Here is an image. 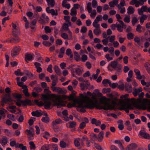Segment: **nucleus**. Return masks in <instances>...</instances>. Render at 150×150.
Wrapping results in <instances>:
<instances>
[{
	"label": "nucleus",
	"mask_w": 150,
	"mask_h": 150,
	"mask_svg": "<svg viewBox=\"0 0 150 150\" xmlns=\"http://www.w3.org/2000/svg\"><path fill=\"white\" fill-rule=\"evenodd\" d=\"M51 88L54 92H56L59 93H61L62 92V90L60 87L55 86H51Z\"/></svg>",
	"instance_id": "f3484780"
},
{
	"label": "nucleus",
	"mask_w": 150,
	"mask_h": 150,
	"mask_svg": "<svg viewBox=\"0 0 150 150\" xmlns=\"http://www.w3.org/2000/svg\"><path fill=\"white\" fill-rule=\"evenodd\" d=\"M15 74L17 76H22L23 75V73L21 72L20 69H18L15 71Z\"/></svg>",
	"instance_id": "09e8293b"
},
{
	"label": "nucleus",
	"mask_w": 150,
	"mask_h": 150,
	"mask_svg": "<svg viewBox=\"0 0 150 150\" xmlns=\"http://www.w3.org/2000/svg\"><path fill=\"white\" fill-rule=\"evenodd\" d=\"M1 144L2 146L5 145L7 143V140L6 138H4L2 139L0 141Z\"/></svg>",
	"instance_id": "79ce46f5"
},
{
	"label": "nucleus",
	"mask_w": 150,
	"mask_h": 150,
	"mask_svg": "<svg viewBox=\"0 0 150 150\" xmlns=\"http://www.w3.org/2000/svg\"><path fill=\"white\" fill-rule=\"evenodd\" d=\"M134 71L136 76L137 78V79L138 78H139V76L141 75L139 70L137 69H135L134 70Z\"/></svg>",
	"instance_id": "58836bf2"
},
{
	"label": "nucleus",
	"mask_w": 150,
	"mask_h": 150,
	"mask_svg": "<svg viewBox=\"0 0 150 150\" xmlns=\"http://www.w3.org/2000/svg\"><path fill=\"white\" fill-rule=\"evenodd\" d=\"M82 142V140L79 138H77L74 140V143L75 146L76 147H79L81 145L83 146V143H80V142Z\"/></svg>",
	"instance_id": "ddd939ff"
},
{
	"label": "nucleus",
	"mask_w": 150,
	"mask_h": 150,
	"mask_svg": "<svg viewBox=\"0 0 150 150\" xmlns=\"http://www.w3.org/2000/svg\"><path fill=\"white\" fill-rule=\"evenodd\" d=\"M16 107L15 106H10L7 108V109L8 111L14 113H15L16 111L15 110Z\"/></svg>",
	"instance_id": "6ab92c4d"
},
{
	"label": "nucleus",
	"mask_w": 150,
	"mask_h": 150,
	"mask_svg": "<svg viewBox=\"0 0 150 150\" xmlns=\"http://www.w3.org/2000/svg\"><path fill=\"white\" fill-rule=\"evenodd\" d=\"M145 66L148 72L150 71V64L149 63H146L145 64Z\"/></svg>",
	"instance_id": "774afa93"
},
{
	"label": "nucleus",
	"mask_w": 150,
	"mask_h": 150,
	"mask_svg": "<svg viewBox=\"0 0 150 150\" xmlns=\"http://www.w3.org/2000/svg\"><path fill=\"white\" fill-rule=\"evenodd\" d=\"M17 83L18 85L20 87H21L22 89L24 88H26V87L27 86L25 85H24L23 83V82L17 81Z\"/></svg>",
	"instance_id": "de8ad7c7"
},
{
	"label": "nucleus",
	"mask_w": 150,
	"mask_h": 150,
	"mask_svg": "<svg viewBox=\"0 0 150 150\" xmlns=\"http://www.w3.org/2000/svg\"><path fill=\"white\" fill-rule=\"evenodd\" d=\"M62 28L64 30H68L69 28L68 24L64 23L62 25Z\"/></svg>",
	"instance_id": "0e129e2a"
},
{
	"label": "nucleus",
	"mask_w": 150,
	"mask_h": 150,
	"mask_svg": "<svg viewBox=\"0 0 150 150\" xmlns=\"http://www.w3.org/2000/svg\"><path fill=\"white\" fill-rule=\"evenodd\" d=\"M30 149L31 150H35L36 148L35 144L33 141H31L29 143Z\"/></svg>",
	"instance_id": "c756f323"
},
{
	"label": "nucleus",
	"mask_w": 150,
	"mask_h": 150,
	"mask_svg": "<svg viewBox=\"0 0 150 150\" xmlns=\"http://www.w3.org/2000/svg\"><path fill=\"white\" fill-rule=\"evenodd\" d=\"M134 35L131 33H129L127 35V38L129 40L132 39L134 38Z\"/></svg>",
	"instance_id": "a19ab883"
},
{
	"label": "nucleus",
	"mask_w": 150,
	"mask_h": 150,
	"mask_svg": "<svg viewBox=\"0 0 150 150\" xmlns=\"http://www.w3.org/2000/svg\"><path fill=\"white\" fill-rule=\"evenodd\" d=\"M70 15L72 16H76L77 14V11L74 8H72L71 10Z\"/></svg>",
	"instance_id": "37998d69"
},
{
	"label": "nucleus",
	"mask_w": 150,
	"mask_h": 150,
	"mask_svg": "<svg viewBox=\"0 0 150 150\" xmlns=\"http://www.w3.org/2000/svg\"><path fill=\"white\" fill-rule=\"evenodd\" d=\"M110 38H108L109 41L113 43L114 41L115 36L114 35H112L109 36Z\"/></svg>",
	"instance_id": "e2e57ef3"
},
{
	"label": "nucleus",
	"mask_w": 150,
	"mask_h": 150,
	"mask_svg": "<svg viewBox=\"0 0 150 150\" xmlns=\"http://www.w3.org/2000/svg\"><path fill=\"white\" fill-rule=\"evenodd\" d=\"M23 92L24 93L25 95L27 96H29V94L28 93V89L27 86H26V88H23Z\"/></svg>",
	"instance_id": "603ef678"
},
{
	"label": "nucleus",
	"mask_w": 150,
	"mask_h": 150,
	"mask_svg": "<svg viewBox=\"0 0 150 150\" xmlns=\"http://www.w3.org/2000/svg\"><path fill=\"white\" fill-rule=\"evenodd\" d=\"M142 28V27L140 24H138L137 26L136 31L139 33H142V31L141 29Z\"/></svg>",
	"instance_id": "680f3d73"
},
{
	"label": "nucleus",
	"mask_w": 150,
	"mask_h": 150,
	"mask_svg": "<svg viewBox=\"0 0 150 150\" xmlns=\"http://www.w3.org/2000/svg\"><path fill=\"white\" fill-rule=\"evenodd\" d=\"M45 33H50L51 32V29L48 26H46L45 28Z\"/></svg>",
	"instance_id": "13d9d810"
},
{
	"label": "nucleus",
	"mask_w": 150,
	"mask_h": 150,
	"mask_svg": "<svg viewBox=\"0 0 150 150\" xmlns=\"http://www.w3.org/2000/svg\"><path fill=\"white\" fill-rule=\"evenodd\" d=\"M74 54L75 59L77 61H79L81 60L80 56L77 52H74Z\"/></svg>",
	"instance_id": "ea45409f"
},
{
	"label": "nucleus",
	"mask_w": 150,
	"mask_h": 150,
	"mask_svg": "<svg viewBox=\"0 0 150 150\" xmlns=\"http://www.w3.org/2000/svg\"><path fill=\"white\" fill-rule=\"evenodd\" d=\"M104 133L103 132L99 133L98 135V139L99 142H101L102 141L103 138Z\"/></svg>",
	"instance_id": "bb28decb"
},
{
	"label": "nucleus",
	"mask_w": 150,
	"mask_h": 150,
	"mask_svg": "<svg viewBox=\"0 0 150 150\" xmlns=\"http://www.w3.org/2000/svg\"><path fill=\"white\" fill-rule=\"evenodd\" d=\"M115 144H118V146L121 150H124V149L123 146L122 145V143L119 140H115Z\"/></svg>",
	"instance_id": "4be33fe9"
},
{
	"label": "nucleus",
	"mask_w": 150,
	"mask_h": 150,
	"mask_svg": "<svg viewBox=\"0 0 150 150\" xmlns=\"http://www.w3.org/2000/svg\"><path fill=\"white\" fill-rule=\"evenodd\" d=\"M142 91V88L141 87H139L138 88H134L133 89V94L135 96H136L140 92Z\"/></svg>",
	"instance_id": "dca6fc26"
},
{
	"label": "nucleus",
	"mask_w": 150,
	"mask_h": 150,
	"mask_svg": "<svg viewBox=\"0 0 150 150\" xmlns=\"http://www.w3.org/2000/svg\"><path fill=\"white\" fill-rule=\"evenodd\" d=\"M26 132H27V135L29 138L30 139H33L35 133L34 130L32 129H31L30 130L27 129Z\"/></svg>",
	"instance_id": "9d476101"
},
{
	"label": "nucleus",
	"mask_w": 150,
	"mask_h": 150,
	"mask_svg": "<svg viewBox=\"0 0 150 150\" xmlns=\"http://www.w3.org/2000/svg\"><path fill=\"white\" fill-rule=\"evenodd\" d=\"M103 50L105 52L108 51L112 55H114L113 47H103Z\"/></svg>",
	"instance_id": "2eb2a0df"
},
{
	"label": "nucleus",
	"mask_w": 150,
	"mask_h": 150,
	"mask_svg": "<svg viewBox=\"0 0 150 150\" xmlns=\"http://www.w3.org/2000/svg\"><path fill=\"white\" fill-rule=\"evenodd\" d=\"M31 103V101L28 100H22V105L23 106H25L28 104H29Z\"/></svg>",
	"instance_id": "3c124183"
},
{
	"label": "nucleus",
	"mask_w": 150,
	"mask_h": 150,
	"mask_svg": "<svg viewBox=\"0 0 150 150\" xmlns=\"http://www.w3.org/2000/svg\"><path fill=\"white\" fill-rule=\"evenodd\" d=\"M83 95L82 94H81V95H80V97L81 98V102H79L78 103V105L77 106V107H78V108H82L81 109H80V111H81V112H86V110L84 109V108H86L85 107H80L79 106V104L81 103H83V101L82 100V98L81 97V95Z\"/></svg>",
	"instance_id": "393cba45"
},
{
	"label": "nucleus",
	"mask_w": 150,
	"mask_h": 150,
	"mask_svg": "<svg viewBox=\"0 0 150 150\" xmlns=\"http://www.w3.org/2000/svg\"><path fill=\"white\" fill-rule=\"evenodd\" d=\"M102 83L104 85H106L107 83L109 84H111V81L108 79L103 80L102 81Z\"/></svg>",
	"instance_id": "bf43d9fd"
},
{
	"label": "nucleus",
	"mask_w": 150,
	"mask_h": 150,
	"mask_svg": "<svg viewBox=\"0 0 150 150\" xmlns=\"http://www.w3.org/2000/svg\"><path fill=\"white\" fill-rule=\"evenodd\" d=\"M124 26H121V25L119 24H117V23H116V27L117 28V30L118 31L120 32H122L123 31V28Z\"/></svg>",
	"instance_id": "49530a36"
},
{
	"label": "nucleus",
	"mask_w": 150,
	"mask_h": 150,
	"mask_svg": "<svg viewBox=\"0 0 150 150\" xmlns=\"http://www.w3.org/2000/svg\"><path fill=\"white\" fill-rule=\"evenodd\" d=\"M95 28L93 30V33L95 35H98L101 33V30L100 29V25H98L96 26H93Z\"/></svg>",
	"instance_id": "1a4fd4ad"
},
{
	"label": "nucleus",
	"mask_w": 150,
	"mask_h": 150,
	"mask_svg": "<svg viewBox=\"0 0 150 150\" xmlns=\"http://www.w3.org/2000/svg\"><path fill=\"white\" fill-rule=\"evenodd\" d=\"M67 2H62V6L63 7H65L69 9L70 8V5L69 4H67Z\"/></svg>",
	"instance_id": "e433bc0d"
},
{
	"label": "nucleus",
	"mask_w": 150,
	"mask_h": 150,
	"mask_svg": "<svg viewBox=\"0 0 150 150\" xmlns=\"http://www.w3.org/2000/svg\"><path fill=\"white\" fill-rule=\"evenodd\" d=\"M110 66L114 69L116 70H119L120 68L118 67V64L117 61H113L110 63Z\"/></svg>",
	"instance_id": "f8f14e48"
},
{
	"label": "nucleus",
	"mask_w": 150,
	"mask_h": 150,
	"mask_svg": "<svg viewBox=\"0 0 150 150\" xmlns=\"http://www.w3.org/2000/svg\"><path fill=\"white\" fill-rule=\"evenodd\" d=\"M34 55L26 53L25 55V60L27 62L28 61L30 60L33 59Z\"/></svg>",
	"instance_id": "aec40b11"
},
{
	"label": "nucleus",
	"mask_w": 150,
	"mask_h": 150,
	"mask_svg": "<svg viewBox=\"0 0 150 150\" xmlns=\"http://www.w3.org/2000/svg\"><path fill=\"white\" fill-rule=\"evenodd\" d=\"M11 101V99L10 96H9L8 98H4L2 100V105L4 106L3 104V103H6L8 101Z\"/></svg>",
	"instance_id": "7c9ffc66"
},
{
	"label": "nucleus",
	"mask_w": 150,
	"mask_h": 150,
	"mask_svg": "<svg viewBox=\"0 0 150 150\" xmlns=\"http://www.w3.org/2000/svg\"><path fill=\"white\" fill-rule=\"evenodd\" d=\"M66 53L70 58H72L73 57V55L71 54V50L69 48L67 50L66 52Z\"/></svg>",
	"instance_id": "c03bdc74"
},
{
	"label": "nucleus",
	"mask_w": 150,
	"mask_h": 150,
	"mask_svg": "<svg viewBox=\"0 0 150 150\" xmlns=\"http://www.w3.org/2000/svg\"><path fill=\"white\" fill-rule=\"evenodd\" d=\"M20 41V39L18 37H14V38H11L10 40V42L11 43H17L19 42Z\"/></svg>",
	"instance_id": "a878e982"
},
{
	"label": "nucleus",
	"mask_w": 150,
	"mask_h": 150,
	"mask_svg": "<svg viewBox=\"0 0 150 150\" xmlns=\"http://www.w3.org/2000/svg\"><path fill=\"white\" fill-rule=\"evenodd\" d=\"M82 69L80 68H77L75 70V73L77 75H79L82 73Z\"/></svg>",
	"instance_id": "8fccbe9b"
},
{
	"label": "nucleus",
	"mask_w": 150,
	"mask_h": 150,
	"mask_svg": "<svg viewBox=\"0 0 150 150\" xmlns=\"http://www.w3.org/2000/svg\"><path fill=\"white\" fill-rule=\"evenodd\" d=\"M86 8L89 13H90L91 12L92 8L91 7V2H88L87 4Z\"/></svg>",
	"instance_id": "4c0bfd02"
},
{
	"label": "nucleus",
	"mask_w": 150,
	"mask_h": 150,
	"mask_svg": "<svg viewBox=\"0 0 150 150\" xmlns=\"http://www.w3.org/2000/svg\"><path fill=\"white\" fill-rule=\"evenodd\" d=\"M127 13L129 15L133 14L134 11V9L132 6H129L127 8Z\"/></svg>",
	"instance_id": "c85d7f7f"
},
{
	"label": "nucleus",
	"mask_w": 150,
	"mask_h": 150,
	"mask_svg": "<svg viewBox=\"0 0 150 150\" xmlns=\"http://www.w3.org/2000/svg\"><path fill=\"white\" fill-rule=\"evenodd\" d=\"M54 70L57 74L60 75L61 74V71L59 67L56 65L54 66Z\"/></svg>",
	"instance_id": "473e14b6"
},
{
	"label": "nucleus",
	"mask_w": 150,
	"mask_h": 150,
	"mask_svg": "<svg viewBox=\"0 0 150 150\" xmlns=\"http://www.w3.org/2000/svg\"><path fill=\"white\" fill-rule=\"evenodd\" d=\"M67 144L63 141H61L60 142V146L62 148H65L67 146Z\"/></svg>",
	"instance_id": "6e6d98bb"
},
{
	"label": "nucleus",
	"mask_w": 150,
	"mask_h": 150,
	"mask_svg": "<svg viewBox=\"0 0 150 150\" xmlns=\"http://www.w3.org/2000/svg\"><path fill=\"white\" fill-rule=\"evenodd\" d=\"M83 103H81L79 105L80 107H84L89 109H92L96 108L100 110H112L114 107L110 105L108 102L105 101L106 98L103 97L100 98V103L97 100V94L95 93H91L89 91L87 92L86 95H82Z\"/></svg>",
	"instance_id": "f257e3e1"
},
{
	"label": "nucleus",
	"mask_w": 150,
	"mask_h": 150,
	"mask_svg": "<svg viewBox=\"0 0 150 150\" xmlns=\"http://www.w3.org/2000/svg\"><path fill=\"white\" fill-rule=\"evenodd\" d=\"M101 17L102 16L101 15H99L97 16L93 23V25L96 26L98 25H100L98 23L100 21Z\"/></svg>",
	"instance_id": "a211bd4d"
},
{
	"label": "nucleus",
	"mask_w": 150,
	"mask_h": 150,
	"mask_svg": "<svg viewBox=\"0 0 150 150\" xmlns=\"http://www.w3.org/2000/svg\"><path fill=\"white\" fill-rule=\"evenodd\" d=\"M137 145L135 143H132L129 145L126 149V150H134L137 148Z\"/></svg>",
	"instance_id": "4468645a"
},
{
	"label": "nucleus",
	"mask_w": 150,
	"mask_h": 150,
	"mask_svg": "<svg viewBox=\"0 0 150 150\" xmlns=\"http://www.w3.org/2000/svg\"><path fill=\"white\" fill-rule=\"evenodd\" d=\"M138 99H141V101L140 102H139L136 105L141 103V106L142 109H145L147 107V105H150V100L145 99H143L142 100V99L140 98H138Z\"/></svg>",
	"instance_id": "423d86ee"
},
{
	"label": "nucleus",
	"mask_w": 150,
	"mask_h": 150,
	"mask_svg": "<svg viewBox=\"0 0 150 150\" xmlns=\"http://www.w3.org/2000/svg\"><path fill=\"white\" fill-rule=\"evenodd\" d=\"M110 38V37H108L106 39H103L102 40V42L103 43V44L107 46L108 45V38Z\"/></svg>",
	"instance_id": "4d7b16f0"
},
{
	"label": "nucleus",
	"mask_w": 150,
	"mask_h": 150,
	"mask_svg": "<svg viewBox=\"0 0 150 150\" xmlns=\"http://www.w3.org/2000/svg\"><path fill=\"white\" fill-rule=\"evenodd\" d=\"M78 102L77 100H74V102L71 103H69L67 105V106L69 108H71L73 107H74L76 105V103Z\"/></svg>",
	"instance_id": "72a5a7b5"
},
{
	"label": "nucleus",
	"mask_w": 150,
	"mask_h": 150,
	"mask_svg": "<svg viewBox=\"0 0 150 150\" xmlns=\"http://www.w3.org/2000/svg\"><path fill=\"white\" fill-rule=\"evenodd\" d=\"M12 34L14 37H18V35L20 34V31L18 29H16V30H13Z\"/></svg>",
	"instance_id": "c9c22d12"
},
{
	"label": "nucleus",
	"mask_w": 150,
	"mask_h": 150,
	"mask_svg": "<svg viewBox=\"0 0 150 150\" xmlns=\"http://www.w3.org/2000/svg\"><path fill=\"white\" fill-rule=\"evenodd\" d=\"M50 134L49 132H45L43 134V137L46 139H47L50 137Z\"/></svg>",
	"instance_id": "69168bd1"
},
{
	"label": "nucleus",
	"mask_w": 150,
	"mask_h": 150,
	"mask_svg": "<svg viewBox=\"0 0 150 150\" xmlns=\"http://www.w3.org/2000/svg\"><path fill=\"white\" fill-rule=\"evenodd\" d=\"M10 146L11 147L15 146L16 148H19L22 150H27V148L22 144H19L16 142V141L12 140L10 143Z\"/></svg>",
	"instance_id": "20e7f679"
},
{
	"label": "nucleus",
	"mask_w": 150,
	"mask_h": 150,
	"mask_svg": "<svg viewBox=\"0 0 150 150\" xmlns=\"http://www.w3.org/2000/svg\"><path fill=\"white\" fill-rule=\"evenodd\" d=\"M147 16L146 15H143L140 18V22L141 24H142L145 20L147 19Z\"/></svg>",
	"instance_id": "2f4dec72"
},
{
	"label": "nucleus",
	"mask_w": 150,
	"mask_h": 150,
	"mask_svg": "<svg viewBox=\"0 0 150 150\" xmlns=\"http://www.w3.org/2000/svg\"><path fill=\"white\" fill-rule=\"evenodd\" d=\"M127 94H126L121 96V98H124V99L121 100L119 104L123 108L126 113L129 112V109H132V105H135L140 102L141 100L140 99H135L134 98L128 99L126 98L128 96Z\"/></svg>",
	"instance_id": "7ed1b4c3"
},
{
	"label": "nucleus",
	"mask_w": 150,
	"mask_h": 150,
	"mask_svg": "<svg viewBox=\"0 0 150 150\" xmlns=\"http://www.w3.org/2000/svg\"><path fill=\"white\" fill-rule=\"evenodd\" d=\"M50 144H44L41 146L40 150H50Z\"/></svg>",
	"instance_id": "cd10ccee"
},
{
	"label": "nucleus",
	"mask_w": 150,
	"mask_h": 150,
	"mask_svg": "<svg viewBox=\"0 0 150 150\" xmlns=\"http://www.w3.org/2000/svg\"><path fill=\"white\" fill-rule=\"evenodd\" d=\"M51 13L53 16H57L58 15L57 10L56 9L55 11L54 9H52L50 10Z\"/></svg>",
	"instance_id": "5fc2aeb1"
},
{
	"label": "nucleus",
	"mask_w": 150,
	"mask_h": 150,
	"mask_svg": "<svg viewBox=\"0 0 150 150\" xmlns=\"http://www.w3.org/2000/svg\"><path fill=\"white\" fill-rule=\"evenodd\" d=\"M62 120L60 118L56 119L54 121H53L52 122L53 125H55L56 124H59L62 123Z\"/></svg>",
	"instance_id": "a18cd8bd"
},
{
	"label": "nucleus",
	"mask_w": 150,
	"mask_h": 150,
	"mask_svg": "<svg viewBox=\"0 0 150 150\" xmlns=\"http://www.w3.org/2000/svg\"><path fill=\"white\" fill-rule=\"evenodd\" d=\"M90 136L91 139L94 140H96L97 139V135L93 133H91L90 135Z\"/></svg>",
	"instance_id": "052dcab7"
},
{
	"label": "nucleus",
	"mask_w": 150,
	"mask_h": 150,
	"mask_svg": "<svg viewBox=\"0 0 150 150\" xmlns=\"http://www.w3.org/2000/svg\"><path fill=\"white\" fill-rule=\"evenodd\" d=\"M49 120V118L47 117H44L42 118V121L45 123L48 122Z\"/></svg>",
	"instance_id": "338daca9"
},
{
	"label": "nucleus",
	"mask_w": 150,
	"mask_h": 150,
	"mask_svg": "<svg viewBox=\"0 0 150 150\" xmlns=\"http://www.w3.org/2000/svg\"><path fill=\"white\" fill-rule=\"evenodd\" d=\"M56 96H65V97H63L62 98H61L60 99V100H59V101L60 102H61L62 103V104H63L64 105L63 106H61L60 107H62V106H65V104H64V102L62 101L61 100L62 99H67V98H68L69 99V100H73L74 99V94H70L69 96L68 97H67V96H65V95H56Z\"/></svg>",
	"instance_id": "0eeeda50"
},
{
	"label": "nucleus",
	"mask_w": 150,
	"mask_h": 150,
	"mask_svg": "<svg viewBox=\"0 0 150 150\" xmlns=\"http://www.w3.org/2000/svg\"><path fill=\"white\" fill-rule=\"evenodd\" d=\"M20 50V48L18 47H14L11 51V56L14 57L17 56Z\"/></svg>",
	"instance_id": "9b49d317"
},
{
	"label": "nucleus",
	"mask_w": 150,
	"mask_h": 150,
	"mask_svg": "<svg viewBox=\"0 0 150 150\" xmlns=\"http://www.w3.org/2000/svg\"><path fill=\"white\" fill-rule=\"evenodd\" d=\"M140 135L145 139H150V134L144 130H141L139 132Z\"/></svg>",
	"instance_id": "6e6552de"
},
{
	"label": "nucleus",
	"mask_w": 150,
	"mask_h": 150,
	"mask_svg": "<svg viewBox=\"0 0 150 150\" xmlns=\"http://www.w3.org/2000/svg\"><path fill=\"white\" fill-rule=\"evenodd\" d=\"M69 128H74L76 125V123L74 121L70 122H69Z\"/></svg>",
	"instance_id": "f704fd0d"
},
{
	"label": "nucleus",
	"mask_w": 150,
	"mask_h": 150,
	"mask_svg": "<svg viewBox=\"0 0 150 150\" xmlns=\"http://www.w3.org/2000/svg\"><path fill=\"white\" fill-rule=\"evenodd\" d=\"M31 114L33 116L38 117L42 115L41 113L38 110L32 112H31Z\"/></svg>",
	"instance_id": "b1692460"
},
{
	"label": "nucleus",
	"mask_w": 150,
	"mask_h": 150,
	"mask_svg": "<svg viewBox=\"0 0 150 150\" xmlns=\"http://www.w3.org/2000/svg\"><path fill=\"white\" fill-rule=\"evenodd\" d=\"M48 5L49 6L51 7H54L55 5V2L54 0H46Z\"/></svg>",
	"instance_id": "5701e85b"
},
{
	"label": "nucleus",
	"mask_w": 150,
	"mask_h": 150,
	"mask_svg": "<svg viewBox=\"0 0 150 150\" xmlns=\"http://www.w3.org/2000/svg\"><path fill=\"white\" fill-rule=\"evenodd\" d=\"M35 118L33 117H31L29 120L28 123L30 125H33L34 122L35 121Z\"/></svg>",
	"instance_id": "864d4df0"
},
{
	"label": "nucleus",
	"mask_w": 150,
	"mask_h": 150,
	"mask_svg": "<svg viewBox=\"0 0 150 150\" xmlns=\"http://www.w3.org/2000/svg\"><path fill=\"white\" fill-rule=\"evenodd\" d=\"M79 79L81 81L80 83V86L82 89L84 90L88 88L89 83L87 81L84 80L81 78H79Z\"/></svg>",
	"instance_id": "39448f33"
},
{
	"label": "nucleus",
	"mask_w": 150,
	"mask_h": 150,
	"mask_svg": "<svg viewBox=\"0 0 150 150\" xmlns=\"http://www.w3.org/2000/svg\"><path fill=\"white\" fill-rule=\"evenodd\" d=\"M125 89L128 93H130L132 91V85L130 84H126L125 86Z\"/></svg>",
	"instance_id": "412c9836"
},
{
	"label": "nucleus",
	"mask_w": 150,
	"mask_h": 150,
	"mask_svg": "<svg viewBox=\"0 0 150 150\" xmlns=\"http://www.w3.org/2000/svg\"><path fill=\"white\" fill-rule=\"evenodd\" d=\"M42 96L41 100L43 101L44 103L41 101H39L38 100H35V102L38 106H42L45 105V109H49L52 104L54 105L57 106L58 108H60L61 106L64 105L59 100L64 96H57L54 94H42Z\"/></svg>",
	"instance_id": "f03ea898"
}]
</instances>
